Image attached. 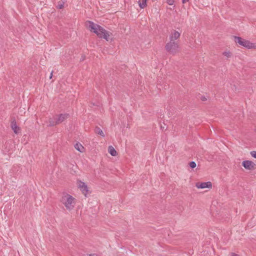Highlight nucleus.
Returning a JSON list of instances; mask_svg holds the SVG:
<instances>
[{"label":"nucleus","mask_w":256,"mask_h":256,"mask_svg":"<svg viewBox=\"0 0 256 256\" xmlns=\"http://www.w3.org/2000/svg\"><path fill=\"white\" fill-rule=\"evenodd\" d=\"M74 148L76 150H78L80 152H84V147L79 142L76 144L74 145Z\"/></svg>","instance_id":"12"},{"label":"nucleus","mask_w":256,"mask_h":256,"mask_svg":"<svg viewBox=\"0 0 256 256\" xmlns=\"http://www.w3.org/2000/svg\"><path fill=\"white\" fill-rule=\"evenodd\" d=\"M189 0H182V2L183 4H184L186 2H188Z\"/></svg>","instance_id":"24"},{"label":"nucleus","mask_w":256,"mask_h":256,"mask_svg":"<svg viewBox=\"0 0 256 256\" xmlns=\"http://www.w3.org/2000/svg\"><path fill=\"white\" fill-rule=\"evenodd\" d=\"M250 154L251 156L254 158H256V151H252L250 152Z\"/></svg>","instance_id":"21"},{"label":"nucleus","mask_w":256,"mask_h":256,"mask_svg":"<svg viewBox=\"0 0 256 256\" xmlns=\"http://www.w3.org/2000/svg\"><path fill=\"white\" fill-rule=\"evenodd\" d=\"M189 165L192 168H194L196 167V163L194 162H190Z\"/></svg>","instance_id":"19"},{"label":"nucleus","mask_w":256,"mask_h":256,"mask_svg":"<svg viewBox=\"0 0 256 256\" xmlns=\"http://www.w3.org/2000/svg\"><path fill=\"white\" fill-rule=\"evenodd\" d=\"M161 128L163 130L164 128V126H161Z\"/></svg>","instance_id":"27"},{"label":"nucleus","mask_w":256,"mask_h":256,"mask_svg":"<svg viewBox=\"0 0 256 256\" xmlns=\"http://www.w3.org/2000/svg\"><path fill=\"white\" fill-rule=\"evenodd\" d=\"M166 50L172 55H175L179 52V44L176 41H170L165 46Z\"/></svg>","instance_id":"2"},{"label":"nucleus","mask_w":256,"mask_h":256,"mask_svg":"<svg viewBox=\"0 0 256 256\" xmlns=\"http://www.w3.org/2000/svg\"><path fill=\"white\" fill-rule=\"evenodd\" d=\"M10 126L12 129L16 134H18L20 132V128L19 126H17L15 120L12 121Z\"/></svg>","instance_id":"11"},{"label":"nucleus","mask_w":256,"mask_h":256,"mask_svg":"<svg viewBox=\"0 0 256 256\" xmlns=\"http://www.w3.org/2000/svg\"><path fill=\"white\" fill-rule=\"evenodd\" d=\"M180 34L178 31L173 30L170 36V41H175L180 37Z\"/></svg>","instance_id":"10"},{"label":"nucleus","mask_w":256,"mask_h":256,"mask_svg":"<svg viewBox=\"0 0 256 256\" xmlns=\"http://www.w3.org/2000/svg\"><path fill=\"white\" fill-rule=\"evenodd\" d=\"M52 73H53V72L52 71L50 74V78H52Z\"/></svg>","instance_id":"23"},{"label":"nucleus","mask_w":256,"mask_h":256,"mask_svg":"<svg viewBox=\"0 0 256 256\" xmlns=\"http://www.w3.org/2000/svg\"><path fill=\"white\" fill-rule=\"evenodd\" d=\"M196 186L198 188H211L212 184L211 182H208L202 183L198 182L196 184Z\"/></svg>","instance_id":"9"},{"label":"nucleus","mask_w":256,"mask_h":256,"mask_svg":"<svg viewBox=\"0 0 256 256\" xmlns=\"http://www.w3.org/2000/svg\"><path fill=\"white\" fill-rule=\"evenodd\" d=\"M222 54L227 58H230L232 56V53L230 52H224Z\"/></svg>","instance_id":"18"},{"label":"nucleus","mask_w":256,"mask_h":256,"mask_svg":"<svg viewBox=\"0 0 256 256\" xmlns=\"http://www.w3.org/2000/svg\"><path fill=\"white\" fill-rule=\"evenodd\" d=\"M89 256H98L96 254H90Z\"/></svg>","instance_id":"25"},{"label":"nucleus","mask_w":256,"mask_h":256,"mask_svg":"<svg viewBox=\"0 0 256 256\" xmlns=\"http://www.w3.org/2000/svg\"><path fill=\"white\" fill-rule=\"evenodd\" d=\"M200 98L202 101H205L206 100V98L205 96H202Z\"/></svg>","instance_id":"22"},{"label":"nucleus","mask_w":256,"mask_h":256,"mask_svg":"<svg viewBox=\"0 0 256 256\" xmlns=\"http://www.w3.org/2000/svg\"><path fill=\"white\" fill-rule=\"evenodd\" d=\"M69 117V114H61L59 115L56 116L55 119L56 120L57 124H60L63 122L65 120L67 119Z\"/></svg>","instance_id":"7"},{"label":"nucleus","mask_w":256,"mask_h":256,"mask_svg":"<svg viewBox=\"0 0 256 256\" xmlns=\"http://www.w3.org/2000/svg\"><path fill=\"white\" fill-rule=\"evenodd\" d=\"M101 33L98 34V36L101 38H104L107 41L112 40V34L104 28V31H100Z\"/></svg>","instance_id":"5"},{"label":"nucleus","mask_w":256,"mask_h":256,"mask_svg":"<svg viewBox=\"0 0 256 256\" xmlns=\"http://www.w3.org/2000/svg\"><path fill=\"white\" fill-rule=\"evenodd\" d=\"M48 126H52L58 124L55 118H54V120H53L52 118H50L48 119Z\"/></svg>","instance_id":"13"},{"label":"nucleus","mask_w":256,"mask_h":256,"mask_svg":"<svg viewBox=\"0 0 256 256\" xmlns=\"http://www.w3.org/2000/svg\"><path fill=\"white\" fill-rule=\"evenodd\" d=\"M61 202L64 205L66 208L68 210H72L74 206V198L68 194H64L62 198Z\"/></svg>","instance_id":"1"},{"label":"nucleus","mask_w":256,"mask_h":256,"mask_svg":"<svg viewBox=\"0 0 256 256\" xmlns=\"http://www.w3.org/2000/svg\"><path fill=\"white\" fill-rule=\"evenodd\" d=\"M232 256H238L236 254H234V253H232Z\"/></svg>","instance_id":"26"},{"label":"nucleus","mask_w":256,"mask_h":256,"mask_svg":"<svg viewBox=\"0 0 256 256\" xmlns=\"http://www.w3.org/2000/svg\"><path fill=\"white\" fill-rule=\"evenodd\" d=\"M86 28L92 32H93L96 34L98 36V34H100V31H104V28L101 26L94 24L91 21H87L86 22Z\"/></svg>","instance_id":"3"},{"label":"nucleus","mask_w":256,"mask_h":256,"mask_svg":"<svg viewBox=\"0 0 256 256\" xmlns=\"http://www.w3.org/2000/svg\"><path fill=\"white\" fill-rule=\"evenodd\" d=\"M95 132L102 136H104V134L102 130L98 127H96L95 128Z\"/></svg>","instance_id":"17"},{"label":"nucleus","mask_w":256,"mask_h":256,"mask_svg":"<svg viewBox=\"0 0 256 256\" xmlns=\"http://www.w3.org/2000/svg\"><path fill=\"white\" fill-rule=\"evenodd\" d=\"M242 166L246 168L248 170H252L255 168L256 164L250 160H244L242 162Z\"/></svg>","instance_id":"6"},{"label":"nucleus","mask_w":256,"mask_h":256,"mask_svg":"<svg viewBox=\"0 0 256 256\" xmlns=\"http://www.w3.org/2000/svg\"><path fill=\"white\" fill-rule=\"evenodd\" d=\"M78 187L80 188V190L82 192V194L86 196L87 194L88 193V188L86 184L81 181H79L78 182Z\"/></svg>","instance_id":"8"},{"label":"nucleus","mask_w":256,"mask_h":256,"mask_svg":"<svg viewBox=\"0 0 256 256\" xmlns=\"http://www.w3.org/2000/svg\"><path fill=\"white\" fill-rule=\"evenodd\" d=\"M166 2L167 4L170 6L174 4V0H166Z\"/></svg>","instance_id":"20"},{"label":"nucleus","mask_w":256,"mask_h":256,"mask_svg":"<svg viewBox=\"0 0 256 256\" xmlns=\"http://www.w3.org/2000/svg\"><path fill=\"white\" fill-rule=\"evenodd\" d=\"M146 2L147 0H139L138 2L139 6L141 8H144L147 6Z\"/></svg>","instance_id":"15"},{"label":"nucleus","mask_w":256,"mask_h":256,"mask_svg":"<svg viewBox=\"0 0 256 256\" xmlns=\"http://www.w3.org/2000/svg\"><path fill=\"white\" fill-rule=\"evenodd\" d=\"M234 40L236 43H238L240 46L248 48H255L256 46L254 44L250 42V41L242 38L240 37L234 36Z\"/></svg>","instance_id":"4"},{"label":"nucleus","mask_w":256,"mask_h":256,"mask_svg":"<svg viewBox=\"0 0 256 256\" xmlns=\"http://www.w3.org/2000/svg\"><path fill=\"white\" fill-rule=\"evenodd\" d=\"M64 2L61 0L58 2L56 8L58 9H62L64 7Z\"/></svg>","instance_id":"16"},{"label":"nucleus","mask_w":256,"mask_h":256,"mask_svg":"<svg viewBox=\"0 0 256 256\" xmlns=\"http://www.w3.org/2000/svg\"><path fill=\"white\" fill-rule=\"evenodd\" d=\"M108 152L112 156H116L117 155V152L115 149L112 146H109L108 148Z\"/></svg>","instance_id":"14"}]
</instances>
